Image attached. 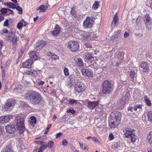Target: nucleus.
<instances>
[{
	"label": "nucleus",
	"instance_id": "nucleus-1",
	"mask_svg": "<svg viewBox=\"0 0 152 152\" xmlns=\"http://www.w3.org/2000/svg\"><path fill=\"white\" fill-rule=\"evenodd\" d=\"M25 99L33 105L39 104L41 103L42 97L38 92L30 91L26 93L25 95Z\"/></svg>",
	"mask_w": 152,
	"mask_h": 152
},
{
	"label": "nucleus",
	"instance_id": "nucleus-2",
	"mask_svg": "<svg viewBox=\"0 0 152 152\" xmlns=\"http://www.w3.org/2000/svg\"><path fill=\"white\" fill-rule=\"evenodd\" d=\"M121 120V114L118 112H112L109 118V124L111 128L117 126L119 124Z\"/></svg>",
	"mask_w": 152,
	"mask_h": 152
},
{
	"label": "nucleus",
	"instance_id": "nucleus-3",
	"mask_svg": "<svg viewBox=\"0 0 152 152\" xmlns=\"http://www.w3.org/2000/svg\"><path fill=\"white\" fill-rule=\"evenodd\" d=\"M15 122L17 130L20 134H22L26 130L24 118L22 116H17L15 117Z\"/></svg>",
	"mask_w": 152,
	"mask_h": 152
},
{
	"label": "nucleus",
	"instance_id": "nucleus-4",
	"mask_svg": "<svg viewBox=\"0 0 152 152\" xmlns=\"http://www.w3.org/2000/svg\"><path fill=\"white\" fill-rule=\"evenodd\" d=\"M102 91L104 94L109 93L112 91L113 86L108 80L104 81L102 85Z\"/></svg>",
	"mask_w": 152,
	"mask_h": 152
},
{
	"label": "nucleus",
	"instance_id": "nucleus-5",
	"mask_svg": "<svg viewBox=\"0 0 152 152\" xmlns=\"http://www.w3.org/2000/svg\"><path fill=\"white\" fill-rule=\"evenodd\" d=\"M79 47V44L77 42L71 41L68 43L67 48L71 51L74 52L77 51Z\"/></svg>",
	"mask_w": 152,
	"mask_h": 152
},
{
	"label": "nucleus",
	"instance_id": "nucleus-6",
	"mask_svg": "<svg viewBox=\"0 0 152 152\" xmlns=\"http://www.w3.org/2000/svg\"><path fill=\"white\" fill-rule=\"evenodd\" d=\"M86 86L82 81H79L75 83V89L78 93L83 92L86 89Z\"/></svg>",
	"mask_w": 152,
	"mask_h": 152
},
{
	"label": "nucleus",
	"instance_id": "nucleus-7",
	"mask_svg": "<svg viewBox=\"0 0 152 152\" xmlns=\"http://www.w3.org/2000/svg\"><path fill=\"white\" fill-rule=\"evenodd\" d=\"M78 36H79L80 38L85 40L89 38L90 36V34L88 32H86L80 30H78L76 33Z\"/></svg>",
	"mask_w": 152,
	"mask_h": 152
},
{
	"label": "nucleus",
	"instance_id": "nucleus-8",
	"mask_svg": "<svg viewBox=\"0 0 152 152\" xmlns=\"http://www.w3.org/2000/svg\"><path fill=\"white\" fill-rule=\"evenodd\" d=\"M33 60L29 58L23 63L22 66L23 68H31L33 66Z\"/></svg>",
	"mask_w": 152,
	"mask_h": 152
},
{
	"label": "nucleus",
	"instance_id": "nucleus-9",
	"mask_svg": "<svg viewBox=\"0 0 152 152\" xmlns=\"http://www.w3.org/2000/svg\"><path fill=\"white\" fill-rule=\"evenodd\" d=\"M5 129L7 132L12 134L14 133L15 131L16 128L14 125L9 124L6 126Z\"/></svg>",
	"mask_w": 152,
	"mask_h": 152
},
{
	"label": "nucleus",
	"instance_id": "nucleus-10",
	"mask_svg": "<svg viewBox=\"0 0 152 152\" xmlns=\"http://www.w3.org/2000/svg\"><path fill=\"white\" fill-rule=\"evenodd\" d=\"M46 44L47 42L45 41L40 40L36 45L35 47V49L37 50H39L46 45Z\"/></svg>",
	"mask_w": 152,
	"mask_h": 152
},
{
	"label": "nucleus",
	"instance_id": "nucleus-11",
	"mask_svg": "<svg viewBox=\"0 0 152 152\" xmlns=\"http://www.w3.org/2000/svg\"><path fill=\"white\" fill-rule=\"evenodd\" d=\"M140 66L141 70L144 72H148L149 70V64L147 62H142L140 64Z\"/></svg>",
	"mask_w": 152,
	"mask_h": 152
},
{
	"label": "nucleus",
	"instance_id": "nucleus-12",
	"mask_svg": "<svg viewBox=\"0 0 152 152\" xmlns=\"http://www.w3.org/2000/svg\"><path fill=\"white\" fill-rule=\"evenodd\" d=\"M83 26L85 28H91L92 26V24L89 17H87L83 23Z\"/></svg>",
	"mask_w": 152,
	"mask_h": 152
},
{
	"label": "nucleus",
	"instance_id": "nucleus-13",
	"mask_svg": "<svg viewBox=\"0 0 152 152\" xmlns=\"http://www.w3.org/2000/svg\"><path fill=\"white\" fill-rule=\"evenodd\" d=\"M134 129L129 128H125L124 130L125 137L127 138L129 137L134 133Z\"/></svg>",
	"mask_w": 152,
	"mask_h": 152
},
{
	"label": "nucleus",
	"instance_id": "nucleus-14",
	"mask_svg": "<svg viewBox=\"0 0 152 152\" xmlns=\"http://www.w3.org/2000/svg\"><path fill=\"white\" fill-rule=\"evenodd\" d=\"M81 72L83 75L88 77H92L93 75V72L88 69H83L81 70Z\"/></svg>",
	"mask_w": 152,
	"mask_h": 152
},
{
	"label": "nucleus",
	"instance_id": "nucleus-15",
	"mask_svg": "<svg viewBox=\"0 0 152 152\" xmlns=\"http://www.w3.org/2000/svg\"><path fill=\"white\" fill-rule=\"evenodd\" d=\"M98 104V102H89L87 104V107L89 109L91 110L96 107Z\"/></svg>",
	"mask_w": 152,
	"mask_h": 152
},
{
	"label": "nucleus",
	"instance_id": "nucleus-16",
	"mask_svg": "<svg viewBox=\"0 0 152 152\" xmlns=\"http://www.w3.org/2000/svg\"><path fill=\"white\" fill-rule=\"evenodd\" d=\"M145 24L147 28H149L148 27L152 24V19L150 17L149 15H146L145 16Z\"/></svg>",
	"mask_w": 152,
	"mask_h": 152
},
{
	"label": "nucleus",
	"instance_id": "nucleus-17",
	"mask_svg": "<svg viewBox=\"0 0 152 152\" xmlns=\"http://www.w3.org/2000/svg\"><path fill=\"white\" fill-rule=\"evenodd\" d=\"M60 28L58 25H56L54 30L51 31V34L54 36L56 37L60 34Z\"/></svg>",
	"mask_w": 152,
	"mask_h": 152
},
{
	"label": "nucleus",
	"instance_id": "nucleus-18",
	"mask_svg": "<svg viewBox=\"0 0 152 152\" xmlns=\"http://www.w3.org/2000/svg\"><path fill=\"white\" fill-rule=\"evenodd\" d=\"M15 35V34L13 31H9L8 34L6 35L5 40L8 42H11L12 39Z\"/></svg>",
	"mask_w": 152,
	"mask_h": 152
},
{
	"label": "nucleus",
	"instance_id": "nucleus-19",
	"mask_svg": "<svg viewBox=\"0 0 152 152\" xmlns=\"http://www.w3.org/2000/svg\"><path fill=\"white\" fill-rule=\"evenodd\" d=\"M85 61L91 62L94 60V58L92 55L88 53H86L83 56Z\"/></svg>",
	"mask_w": 152,
	"mask_h": 152
},
{
	"label": "nucleus",
	"instance_id": "nucleus-20",
	"mask_svg": "<svg viewBox=\"0 0 152 152\" xmlns=\"http://www.w3.org/2000/svg\"><path fill=\"white\" fill-rule=\"evenodd\" d=\"M25 73L28 75H29L33 77H36L37 75V71L32 69H28L26 71Z\"/></svg>",
	"mask_w": 152,
	"mask_h": 152
},
{
	"label": "nucleus",
	"instance_id": "nucleus-21",
	"mask_svg": "<svg viewBox=\"0 0 152 152\" xmlns=\"http://www.w3.org/2000/svg\"><path fill=\"white\" fill-rule=\"evenodd\" d=\"M28 55L30 58L34 59V60H37L38 59V57L36 54V52L33 51L29 52Z\"/></svg>",
	"mask_w": 152,
	"mask_h": 152
},
{
	"label": "nucleus",
	"instance_id": "nucleus-22",
	"mask_svg": "<svg viewBox=\"0 0 152 152\" xmlns=\"http://www.w3.org/2000/svg\"><path fill=\"white\" fill-rule=\"evenodd\" d=\"M16 103L15 100L13 99H8L7 100L6 103L8 106H10V107L12 109L13 107Z\"/></svg>",
	"mask_w": 152,
	"mask_h": 152
},
{
	"label": "nucleus",
	"instance_id": "nucleus-23",
	"mask_svg": "<svg viewBox=\"0 0 152 152\" xmlns=\"http://www.w3.org/2000/svg\"><path fill=\"white\" fill-rule=\"evenodd\" d=\"M75 63L76 65L80 67L83 66L84 65L83 60L80 58H77L75 60Z\"/></svg>",
	"mask_w": 152,
	"mask_h": 152
},
{
	"label": "nucleus",
	"instance_id": "nucleus-24",
	"mask_svg": "<svg viewBox=\"0 0 152 152\" xmlns=\"http://www.w3.org/2000/svg\"><path fill=\"white\" fill-rule=\"evenodd\" d=\"M48 9V6L46 5H42L40 6L39 8H37V10H40V12H44Z\"/></svg>",
	"mask_w": 152,
	"mask_h": 152
},
{
	"label": "nucleus",
	"instance_id": "nucleus-25",
	"mask_svg": "<svg viewBox=\"0 0 152 152\" xmlns=\"http://www.w3.org/2000/svg\"><path fill=\"white\" fill-rule=\"evenodd\" d=\"M114 24V27H115L117 26L118 23V17L115 15L113 19V21L111 24V25Z\"/></svg>",
	"mask_w": 152,
	"mask_h": 152
},
{
	"label": "nucleus",
	"instance_id": "nucleus-26",
	"mask_svg": "<svg viewBox=\"0 0 152 152\" xmlns=\"http://www.w3.org/2000/svg\"><path fill=\"white\" fill-rule=\"evenodd\" d=\"M124 53L123 52H121L118 56V59L120 62H123L124 61Z\"/></svg>",
	"mask_w": 152,
	"mask_h": 152
},
{
	"label": "nucleus",
	"instance_id": "nucleus-27",
	"mask_svg": "<svg viewBox=\"0 0 152 152\" xmlns=\"http://www.w3.org/2000/svg\"><path fill=\"white\" fill-rule=\"evenodd\" d=\"M128 138H129V139H130L132 142H135L137 140V136L134 133L132 134L131 136H130Z\"/></svg>",
	"mask_w": 152,
	"mask_h": 152
},
{
	"label": "nucleus",
	"instance_id": "nucleus-28",
	"mask_svg": "<svg viewBox=\"0 0 152 152\" xmlns=\"http://www.w3.org/2000/svg\"><path fill=\"white\" fill-rule=\"evenodd\" d=\"M122 35V33L120 30H118L114 33V36L115 38H118V37H121Z\"/></svg>",
	"mask_w": 152,
	"mask_h": 152
},
{
	"label": "nucleus",
	"instance_id": "nucleus-29",
	"mask_svg": "<svg viewBox=\"0 0 152 152\" xmlns=\"http://www.w3.org/2000/svg\"><path fill=\"white\" fill-rule=\"evenodd\" d=\"M130 79L132 80H133L134 78L136 77L137 75L133 71H131L130 73Z\"/></svg>",
	"mask_w": 152,
	"mask_h": 152
},
{
	"label": "nucleus",
	"instance_id": "nucleus-30",
	"mask_svg": "<svg viewBox=\"0 0 152 152\" xmlns=\"http://www.w3.org/2000/svg\"><path fill=\"white\" fill-rule=\"evenodd\" d=\"M2 152H13V151L10 146H7L2 149Z\"/></svg>",
	"mask_w": 152,
	"mask_h": 152
},
{
	"label": "nucleus",
	"instance_id": "nucleus-31",
	"mask_svg": "<svg viewBox=\"0 0 152 152\" xmlns=\"http://www.w3.org/2000/svg\"><path fill=\"white\" fill-rule=\"evenodd\" d=\"M47 148V145H41L38 149V152H43V151Z\"/></svg>",
	"mask_w": 152,
	"mask_h": 152
},
{
	"label": "nucleus",
	"instance_id": "nucleus-32",
	"mask_svg": "<svg viewBox=\"0 0 152 152\" xmlns=\"http://www.w3.org/2000/svg\"><path fill=\"white\" fill-rule=\"evenodd\" d=\"M4 110L7 112H10L12 109L10 107V106L9 107L6 104L4 105Z\"/></svg>",
	"mask_w": 152,
	"mask_h": 152
},
{
	"label": "nucleus",
	"instance_id": "nucleus-33",
	"mask_svg": "<svg viewBox=\"0 0 152 152\" xmlns=\"http://www.w3.org/2000/svg\"><path fill=\"white\" fill-rule=\"evenodd\" d=\"M30 123L31 124H35L36 123V119L35 117L34 116H31L30 118Z\"/></svg>",
	"mask_w": 152,
	"mask_h": 152
},
{
	"label": "nucleus",
	"instance_id": "nucleus-34",
	"mask_svg": "<svg viewBox=\"0 0 152 152\" xmlns=\"http://www.w3.org/2000/svg\"><path fill=\"white\" fill-rule=\"evenodd\" d=\"M99 2L96 1L94 2L92 8L94 10H96L99 8Z\"/></svg>",
	"mask_w": 152,
	"mask_h": 152
},
{
	"label": "nucleus",
	"instance_id": "nucleus-35",
	"mask_svg": "<svg viewBox=\"0 0 152 152\" xmlns=\"http://www.w3.org/2000/svg\"><path fill=\"white\" fill-rule=\"evenodd\" d=\"M7 5L8 7L10 8L15 9L16 8V6L14 4L12 3H7Z\"/></svg>",
	"mask_w": 152,
	"mask_h": 152
},
{
	"label": "nucleus",
	"instance_id": "nucleus-36",
	"mask_svg": "<svg viewBox=\"0 0 152 152\" xmlns=\"http://www.w3.org/2000/svg\"><path fill=\"white\" fill-rule=\"evenodd\" d=\"M148 121H152V111H149L148 113Z\"/></svg>",
	"mask_w": 152,
	"mask_h": 152
},
{
	"label": "nucleus",
	"instance_id": "nucleus-37",
	"mask_svg": "<svg viewBox=\"0 0 152 152\" xmlns=\"http://www.w3.org/2000/svg\"><path fill=\"white\" fill-rule=\"evenodd\" d=\"M147 139L150 143L152 140V132H150L147 135Z\"/></svg>",
	"mask_w": 152,
	"mask_h": 152
},
{
	"label": "nucleus",
	"instance_id": "nucleus-38",
	"mask_svg": "<svg viewBox=\"0 0 152 152\" xmlns=\"http://www.w3.org/2000/svg\"><path fill=\"white\" fill-rule=\"evenodd\" d=\"M144 99L147 104L149 106H151V103L149 98L146 96H145L144 97Z\"/></svg>",
	"mask_w": 152,
	"mask_h": 152
},
{
	"label": "nucleus",
	"instance_id": "nucleus-39",
	"mask_svg": "<svg viewBox=\"0 0 152 152\" xmlns=\"http://www.w3.org/2000/svg\"><path fill=\"white\" fill-rule=\"evenodd\" d=\"M50 57L52 60L54 61L58 58V56L57 55L53 53H51Z\"/></svg>",
	"mask_w": 152,
	"mask_h": 152
},
{
	"label": "nucleus",
	"instance_id": "nucleus-40",
	"mask_svg": "<svg viewBox=\"0 0 152 152\" xmlns=\"http://www.w3.org/2000/svg\"><path fill=\"white\" fill-rule=\"evenodd\" d=\"M4 117L6 122L9 121L12 118V116L10 115H7Z\"/></svg>",
	"mask_w": 152,
	"mask_h": 152
},
{
	"label": "nucleus",
	"instance_id": "nucleus-41",
	"mask_svg": "<svg viewBox=\"0 0 152 152\" xmlns=\"http://www.w3.org/2000/svg\"><path fill=\"white\" fill-rule=\"evenodd\" d=\"M54 145V142L52 141H49L48 142V145H47V147H48L50 148H52Z\"/></svg>",
	"mask_w": 152,
	"mask_h": 152
},
{
	"label": "nucleus",
	"instance_id": "nucleus-42",
	"mask_svg": "<svg viewBox=\"0 0 152 152\" xmlns=\"http://www.w3.org/2000/svg\"><path fill=\"white\" fill-rule=\"evenodd\" d=\"M17 38L16 36H15V35L13 37L11 41L13 45H16L17 44Z\"/></svg>",
	"mask_w": 152,
	"mask_h": 152
},
{
	"label": "nucleus",
	"instance_id": "nucleus-43",
	"mask_svg": "<svg viewBox=\"0 0 152 152\" xmlns=\"http://www.w3.org/2000/svg\"><path fill=\"white\" fill-rule=\"evenodd\" d=\"M64 75L66 76H68L69 75V70L66 67H65L64 68Z\"/></svg>",
	"mask_w": 152,
	"mask_h": 152
},
{
	"label": "nucleus",
	"instance_id": "nucleus-44",
	"mask_svg": "<svg viewBox=\"0 0 152 152\" xmlns=\"http://www.w3.org/2000/svg\"><path fill=\"white\" fill-rule=\"evenodd\" d=\"M15 8L18 11V13L19 14H21L23 12V10L22 8L19 6H18L17 7H16Z\"/></svg>",
	"mask_w": 152,
	"mask_h": 152
},
{
	"label": "nucleus",
	"instance_id": "nucleus-45",
	"mask_svg": "<svg viewBox=\"0 0 152 152\" xmlns=\"http://www.w3.org/2000/svg\"><path fill=\"white\" fill-rule=\"evenodd\" d=\"M0 11L2 14H6L7 12V8H3Z\"/></svg>",
	"mask_w": 152,
	"mask_h": 152
},
{
	"label": "nucleus",
	"instance_id": "nucleus-46",
	"mask_svg": "<svg viewBox=\"0 0 152 152\" xmlns=\"http://www.w3.org/2000/svg\"><path fill=\"white\" fill-rule=\"evenodd\" d=\"M77 102V100L73 99L68 100V103L71 105H73Z\"/></svg>",
	"mask_w": 152,
	"mask_h": 152
},
{
	"label": "nucleus",
	"instance_id": "nucleus-47",
	"mask_svg": "<svg viewBox=\"0 0 152 152\" xmlns=\"http://www.w3.org/2000/svg\"><path fill=\"white\" fill-rule=\"evenodd\" d=\"M51 126V124H49L48 125V126H47V128H46V129L45 130V131L44 132V134H48V131H49V130L50 129V128Z\"/></svg>",
	"mask_w": 152,
	"mask_h": 152
},
{
	"label": "nucleus",
	"instance_id": "nucleus-48",
	"mask_svg": "<svg viewBox=\"0 0 152 152\" xmlns=\"http://www.w3.org/2000/svg\"><path fill=\"white\" fill-rule=\"evenodd\" d=\"M128 110H130L131 112H132L134 110H136V108L135 107V106L134 107H132V106H129L128 108Z\"/></svg>",
	"mask_w": 152,
	"mask_h": 152
},
{
	"label": "nucleus",
	"instance_id": "nucleus-49",
	"mask_svg": "<svg viewBox=\"0 0 152 152\" xmlns=\"http://www.w3.org/2000/svg\"><path fill=\"white\" fill-rule=\"evenodd\" d=\"M23 24L21 23V22H20L18 23L17 25V28L19 29H21L22 28L23 26Z\"/></svg>",
	"mask_w": 152,
	"mask_h": 152
},
{
	"label": "nucleus",
	"instance_id": "nucleus-50",
	"mask_svg": "<svg viewBox=\"0 0 152 152\" xmlns=\"http://www.w3.org/2000/svg\"><path fill=\"white\" fill-rule=\"evenodd\" d=\"M97 111L99 113L100 116H102L104 113V111L102 109H99L97 110Z\"/></svg>",
	"mask_w": 152,
	"mask_h": 152
},
{
	"label": "nucleus",
	"instance_id": "nucleus-51",
	"mask_svg": "<svg viewBox=\"0 0 152 152\" xmlns=\"http://www.w3.org/2000/svg\"><path fill=\"white\" fill-rule=\"evenodd\" d=\"M66 112L67 113H71L73 114H74L75 112V111L73 109H71L70 108L69 110H67Z\"/></svg>",
	"mask_w": 152,
	"mask_h": 152
},
{
	"label": "nucleus",
	"instance_id": "nucleus-52",
	"mask_svg": "<svg viewBox=\"0 0 152 152\" xmlns=\"http://www.w3.org/2000/svg\"><path fill=\"white\" fill-rule=\"evenodd\" d=\"M71 14L74 16H75L76 15L75 10L73 8H72L71 9Z\"/></svg>",
	"mask_w": 152,
	"mask_h": 152
},
{
	"label": "nucleus",
	"instance_id": "nucleus-53",
	"mask_svg": "<svg viewBox=\"0 0 152 152\" xmlns=\"http://www.w3.org/2000/svg\"><path fill=\"white\" fill-rule=\"evenodd\" d=\"M5 121L4 116H2L0 118V123H5Z\"/></svg>",
	"mask_w": 152,
	"mask_h": 152
},
{
	"label": "nucleus",
	"instance_id": "nucleus-54",
	"mask_svg": "<svg viewBox=\"0 0 152 152\" xmlns=\"http://www.w3.org/2000/svg\"><path fill=\"white\" fill-rule=\"evenodd\" d=\"M85 45L87 48H91V45L88 43H86L85 44Z\"/></svg>",
	"mask_w": 152,
	"mask_h": 152
},
{
	"label": "nucleus",
	"instance_id": "nucleus-55",
	"mask_svg": "<svg viewBox=\"0 0 152 152\" xmlns=\"http://www.w3.org/2000/svg\"><path fill=\"white\" fill-rule=\"evenodd\" d=\"M109 139L110 140H111L114 139V136L113 134L111 133L109 134Z\"/></svg>",
	"mask_w": 152,
	"mask_h": 152
},
{
	"label": "nucleus",
	"instance_id": "nucleus-56",
	"mask_svg": "<svg viewBox=\"0 0 152 152\" xmlns=\"http://www.w3.org/2000/svg\"><path fill=\"white\" fill-rule=\"evenodd\" d=\"M67 143V142L66 140L64 139L62 142V144L65 146H66Z\"/></svg>",
	"mask_w": 152,
	"mask_h": 152
},
{
	"label": "nucleus",
	"instance_id": "nucleus-57",
	"mask_svg": "<svg viewBox=\"0 0 152 152\" xmlns=\"http://www.w3.org/2000/svg\"><path fill=\"white\" fill-rule=\"evenodd\" d=\"M8 19H6L4 22L3 26H8Z\"/></svg>",
	"mask_w": 152,
	"mask_h": 152
},
{
	"label": "nucleus",
	"instance_id": "nucleus-58",
	"mask_svg": "<svg viewBox=\"0 0 152 152\" xmlns=\"http://www.w3.org/2000/svg\"><path fill=\"white\" fill-rule=\"evenodd\" d=\"M92 140L94 142H97L99 141L98 139L96 137H92Z\"/></svg>",
	"mask_w": 152,
	"mask_h": 152
},
{
	"label": "nucleus",
	"instance_id": "nucleus-59",
	"mask_svg": "<svg viewBox=\"0 0 152 152\" xmlns=\"http://www.w3.org/2000/svg\"><path fill=\"white\" fill-rule=\"evenodd\" d=\"M112 148L114 149H117L118 148V146L117 145V143H115L112 145Z\"/></svg>",
	"mask_w": 152,
	"mask_h": 152
},
{
	"label": "nucleus",
	"instance_id": "nucleus-60",
	"mask_svg": "<svg viewBox=\"0 0 152 152\" xmlns=\"http://www.w3.org/2000/svg\"><path fill=\"white\" fill-rule=\"evenodd\" d=\"M1 31L2 32V34H3V33L7 34L8 33V30L6 28L3 29Z\"/></svg>",
	"mask_w": 152,
	"mask_h": 152
},
{
	"label": "nucleus",
	"instance_id": "nucleus-61",
	"mask_svg": "<svg viewBox=\"0 0 152 152\" xmlns=\"http://www.w3.org/2000/svg\"><path fill=\"white\" fill-rule=\"evenodd\" d=\"M44 83V81H42V80H40L39 81H38L37 83V84L38 85H42Z\"/></svg>",
	"mask_w": 152,
	"mask_h": 152
},
{
	"label": "nucleus",
	"instance_id": "nucleus-62",
	"mask_svg": "<svg viewBox=\"0 0 152 152\" xmlns=\"http://www.w3.org/2000/svg\"><path fill=\"white\" fill-rule=\"evenodd\" d=\"M129 36V33L125 31L124 34V38H126V37H128Z\"/></svg>",
	"mask_w": 152,
	"mask_h": 152
},
{
	"label": "nucleus",
	"instance_id": "nucleus-63",
	"mask_svg": "<svg viewBox=\"0 0 152 152\" xmlns=\"http://www.w3.org/2000/svg\"><path fill=\"white\" fill-rule=\"evenodd\" d=\"M135 107L136 108V110H137V108H141L142 106L140 105H135Z\"/></svg>",
	"mask_w": 152,
	"mask_h": 152
},
{
	"label": "nucleus",
	"instance_id": "nucleus-64",
	"mask_svg": "<svg viewBox=\"0 0 152 152\" xmlns=\"http://www.w3.org/2000/svg\"><path fill=\"white\" fill-rule=\"evenodd\" d=\"M7 12H9L10 14H13V10L8 8H7Z\"/></svg>",
	"mask_w": 152,
	"mask_h": 152
}]
</instances>
